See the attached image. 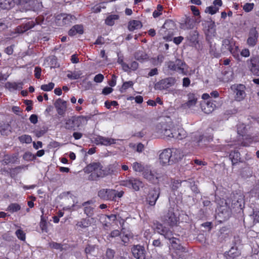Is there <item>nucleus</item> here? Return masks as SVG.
I'll list each match as a JSON object with an SVG mask.
<instances>
[{
  "instance_id": "nucleus-1",
  "label": "nucleus",
  "mask_w": 259,
  "mask_h": 259,
  "mask_svg": "<svg viewBox=\"0 0 259 259\" xmlns=\"http://www.w3.org/2000/svg\"><path fill=\"white\" fill-rule=\"evenodd\" d=\"M83 170L86 173H91L89 180L92 181H96L99 178H103L107 174L104 172L103 166L99 162L90 163L84 168Z\"/></svg>"
},
{
  "instance_id": "nucleus-2",
  "label": "nucleus",
  "mask_w": 259,
  "mask_h": 259,
  "mask_svg": "<svg viewBox=\"0 0 259 259\" xmlns=\"http://www.w3.org/2000/svg\"><path fill=\"white\" fill-rule=\"evenodd\" d=\"M88 120L87 116H70L65 119L62 127L67 130L75 131L83 122H87Z\"/></svg>"
},
{
  "instance_id": "nucleus-3",
  "label": "nucleus",
  "mask_w": 259,
  "mask_h": 259,
  "mask_svg": "<svg viewBox=\"0 0 259 259\" xmlns=\"http://www.w3.org/2000/svg\"><path fill=\"white\" fill-rule=\"evenodd\" d=\"M166 64L169 70L183 75L187 74L188 71L186 68L187 65L184 61L177 59L175 61H169L166 62Z\"/></svg>"
},
{
  "instance_id": "nucleus-4",
  "label": "nucleus",
  "mask_w": 259,
  "mask_h": 259,
  "mask_svg": "<svg viewBox=\"0 0 259 259\" xmlns=\"http://www.w3.org/2000/svg\"><path fill=\"white\" fill-rule=\"evenodd\" d=\"M162 222L165 225L170 227L177 226L179 221V218L177 217L174 212V209L172 207H169L168 211L161 217Z\"/></svg>"
},
{
  "instance_id": "nucleus-5",
  "label": "nucleus",
  "mask_w": 259,
  "mask_h": 259,
  "mask_svg": "<svg viewBox=\"0 0 259 259\" xmlns=\"http://www.w3.org/2000/svg\"><path fill=\"white\" fill-rule=\"evenodd\" d=\"M14 3L19 5L25 11H36L40 7L39 3L36 0H13Z\"/></svg>"
},
{
  "instance_id": "nucleus-6",
  "label": "nucleus",
  "mask_w": 259,
  "mask_h": 259,
  "mask_svg": "<svg viewBox=\"0 0 259 259\" xmlns=\"http://www.w3.org/2000/svg\"><path fill=\"white\" fill-rule=\"evenodd\" d=\"M244 196L241 193H233L231 197V207L235 210L242 209L244 207Z\"/></svg>"
},
{
  "instance_id": "nucleus-7",
  "label": "nucleus",
  "mask_w": 259,
  "mask_h": 259,
  "mask_svg": "<svg viewBox=\"0 0 259 259\" xmlns=\"http://www.w3.org/2000/svg\"><path fill=\"white\" fill-rule=\"evenodd\" d=\"M246 63L250 72L254 75L259 76V56L252 55Z\"/></svg>"
},
{
  "instance_id": "nucleus-8",
  "label": "nucleus",
  "mask_w": 259,
  "mask_h": 259,
  "mask_svg": "<svg viewBox=\"0 0 259 259\" xmlns=\"http://www.w3.org/2000/svg\"><path fill=\"white\" fill-rule=\"evenodd\" d=\"M160 190L158 188H154L149 190L146 197L145 202L149 207H154L160 195Z\"/></svg>"
},
{
  "instance_id": "nucleus-9",
  "label": "nucleus",
  "mask_w": 259,
  "mask_h": 259,
  "mask_svg": "<svg viewBox=\"0 0 259 259\" xmlns=\"http://www.w3.org/2000/svg\"><path fill=\"white\" fill-rule=\"evenodd\" d=\"M177 80L174 77H168L161 79L155 83L154 88L156 90H163L174 86Z\"/></svg>"
},
{
  "instance_id": "nucleus-10",
  "label": "nucleus",
  "mask_w": 259,
  "mask_h": 259,
  "mask_svg": "<svg viewBox=\"0 0 259 259\" xmlns=\"http://www.w3.org/2000/svg\"><path fill=\"white\" fill-rule=\"evenodd\" d=\"M245 86L242 84H234L231 87V89L235 94V98L236 101H241L245 98Z\"/></svg>"
},
{
  "instance_id": "nucleus-11",
  "label": "nucleus",
  "mask_w": 259,
  "mask_h": 259,
  "mask_svg": "<svg viewBox=\"0 0 259 259\" xmlns=\"http://www.w3.org/2000/svg\"><path fill=\"white\" fill-rule=\"evenodd\" d=\"M114 193V189H102L98 191V196L103 200H112L116 201Z\"/></svg>"
},
{
  "instance_id": "nucleus-12",
  "label": "nucleus",
  "mask_w": 259,
  "mask_h": 259,
  "mask_svg": "<svg viewBox=\"0 0 259 259\" xmlns=\"http://www.w3.org/2000/svg\"><path fill=\"white\" fill-rule=\"evenodd\" d=\"M233 43L231 41V39L229 38H226L222 41V46L221 48V51L223 53L226 52L227 51H229L234 57L237 55L238 56V54H236V51L238 49V47H235L234 48Z\"/></svg>"
},
{
  "instance_id": "nucleus-13",
  "label": "nucleus",
  "mask_w": 259,
  "mask_h": 259,
  "mask_svg": "<svg viewBox=\"0 0 259 259\" xmlns=\"http://www.w3.org/2000/svg\"><path fill=\"white\" fill-rule=\"evenodd\" d=\"M171 149H165L159 154V161L162 165L172 164L171 161Z\"/></svg>"
},
{
  "instance_id": "nucleus-14",
  "label": "nucleus",
  "mask_w": 259,
  "mask_h": 259,
  "mask_svg": "<svg viewBox=\"0 0 259 259\" xmlns=\"http://www.w3.org/2000/svg\"><path fill=\"white\" fill-rule=\"evenodd\" d=\"M134 256L137 259H145L146 251L145 247L140 245H134L132 248Z\"/></svg>"
},
{
  "instance_id": "nucleus-15",
  "label": "nucleus",
  "mask_w": 259,
  "mask_h": 259,
  "mask_svg": "<svg viewBox=\"0 0 259 259\" xmlns=\"http://www.w3.org/2000/svg\"><path fill=\"white\" fill-rule=\"evenodd\" d=\"M123 185L132 188L135 191H139L140 187H143V183L139 179L132 178L123 182Z\"/></svg>"
},
{
  "instance_id": "nucleus-16",
  "label": "nucleus",
  "mask_w": 259,
  "mask_h": 259,
  "mask_svg": "<svg viewBox=\"0 0 259 259\" xmlns=\"http://www.w3.org/2000/svg\"><path fill=\"white\" fill-rule=\"evenodd\" d=\"M258 34L255 27L250 29L248 37L247 39V44L249 47H252L255 46L257 41Z\"/></svg>"
},
{
  "instance_id": "nucleus-17",
  "label": "nucleus",
  "mask_w": 259,
  "mask_h": 259,
  "mask_svg": "<svg viewBox=\"0 0 259 259\" xmlns=\"http://www.w3.org/2000/svg\"><path fill=\"white\" fill-rule=\"evenodd\" d=\"M215 107V104L211 99L207 101H204L201 103V108L206 114L211 113L214 110Z\"/></svg>"
},
{
  "instance_id": "nucleus-18",
  "label": "nucleus",
  "mask_w": 259,
  "mask_h": 259,
  "mask_svg": "<svg viewBox=\"0 0 259 259\" xmlns=\"http://www.w3.org/2000/svg\"><path fill=\"white\" fill-rule=\"evenodd\" d=\"M54 106L56 108L57 113L60 115H63L67 109L66 102L62 100L61 99H58L54 103Z\"/></svg>"
},
{
  "instance_id": "nucleus-19",
  "label": "nucleus",
  "mask_w": 259,
  "mask_h": 259,
  "mask_svg": "<svg viewBox=\"0 0 259 259\" xmlns=\"http://www.w3.org/2000/svg\"><path fill=\"white\" fill-rule=\"evenodd\" d=\"M94 141L97 145L101 144L105 146L111 145L115 143V140L114 139L106 138L100 136H98L94 138Z\"/></svg>"
},
{
  "instance_id": "nucleus-20",
  "label": "nucleus",
  "mask_w": 259,
  "mask_h": 259,
  "mask_svg": "<svg viewBox=\"0 0 259 259\" xmlns=\"http://www.w3.org/2000/svg\"><path fill=\"white\" fill-rule=\"evenodd\" d=\"M171 161L172 164L181 160L184 156L183 152L181 149L173 148L171 149Z\"/></svg>"
},
{
  "instance_id": "nucleus-21",
  "label": "nucleus",
  "mask_w": 259,
  "mask_h": 259,
  "mask_svg": "<svg viewBox=\"0 0 259 259\" xmlns=\"http://www.w3.org/2000/svg\"><path fill=\"white\" fill-rule=\"evenodd\" d=\"M240 152L236 150L231 151L229 155V159L231 160L233 166L239 162H243V160L241 158Z\"/></svg>"
},
{
  "instance_id": "nucleus-22",
  "label": "nucleus",
  "mask_w": 259,
  "mask_h": 259,
  "mask_svg": "<svg viewBox=\"0 0 259 259\" xmlns=\"http://www.w3.org/2000/svg\"><path fill=\"white\" fill-rule=\"evenodd\" d=\"M35 23L34 21H29L25 24H23L17 27V31L19 33H22L34 27Z\"/></svg>"
},
{
  "instance_id": "nucleus-23",
  "label": "nucleus",
  "mask_w": 259,
  "mask_h": 259,
  "mask_svg": "<svg viewBox=\"0 0 259 259\" xmlns=\"http://www.w3.org/2000/svg\"><path fill=\"white\" fill-rule=\"evenodd\" d=\"M209 46V54L211 56L215 58H219L221 56V54L215 48V43H213L211 39H206Z\"/></svg>"
},
{
  "instance_id": "nucleus-24",
  "label": "nucleus",
  "mask_w": 259,
  "mask_h": 259,
  "mask_svg": "<svg viewBox=\"0 0 259 259\" xmlns=\"http://www.w3.org/2000/svg\"><path fill=\"white\" fill-rule=\"evenodd\" d=\"M240 252L236 247H232L228 251L225 253L226 259H234L240 256Z\"/></svg>"
},
{
  "instance_id": "nucleus-25",
  "label": "nucleus",
  "mask_w": 259,
  "mask_h": 259,
  "mask_svg": "<svg viewBox=\"0 0 259 259\" xmlns=\"http://www.w3.org/2000/svg\"><path fill=\"white\" fill-rule=\"evenodd\" d=\"M83 33V28L82 25H75L68 31L69 36H74L77 34H82Z\"/></svg>"
},
{
  "instance_id": "nucleus-26",
  "label": "nucleus",
  "mask_w": 259,
  "mask_h": 259,
  "mask_svg": "<svg viewBox=\"0 0 259 259\" xmlns=\"http://www.w3.org/2000/svg\"><path fill=\"white\" fill-rule=\"evenodd\" d=\"M167 125L166 122H161L156 124L155 131L160 137L163 136L164 132L167 128Z\"/></svg>"
},
{
  "instance_id": "nucleus-27",
  "label": "nucleus",
  "mask_w": 259,
  "mask_h": 259,
  "mask_svg": "<svg viewBox=\"0 0 259 259\" xmlns=\"http://www.w3.org/2000/svg\"><path fill=\"white\" fill-rule=\"evenodd\" d=\"M188 101L187 103L184 104V106H187L188 108H191L194 106L196 104L197 100V98L195 95L193 93H189L188 94Z\"/></svg>"
},
{
  "instance_id": "nucleus-28",
  "label": "nucleus",
  "mask_w": 259,
  "mask_h": 259,
  "mask_svg": "<svg viewBox=\"0 0 259 259\" xmlns=\"http://www.w3.org/2000/svg\"><path fill=\"white\" fill-rule=\"evenodd\" d=\"M62 16L63 23L65 25H69L71 23L74 22L76 20V17L71 14H62Z\"/></svg>"
},
{
  "instance_id": "nucleus-29",
  "label": "nucleus",
  "mask_w": 259,
  "mask_h": 259,
  "mask_svg": "<svg viewBox=\"0 0 259 259\" xmlns=\"http://www.w3.org/2000/svg\"><path fill=\"white\" fill-rule=\"evenodd\" d=\"M142 27V23L138 20H133L129 22L128 29L130 31L141 28Z\"/></svg>"
},
{
  "instance_id": "nucleus-30",
  "label": "nucleus",
  "mask_w": 259,
  "mask_h": 259,
  "mask_svg": "<svg viewBox=\"0 0 259 259\" xmlns=\"http://www.w3.org/2000/svg\"><path fill=\"white\" fill-rule=\"evenodd\" d=\"M198 32L196 30L191 31L189 33L187 39L192 44H196L198 43Z\"/></svg>"
},
{
  "instance_id": "nucleus-31",
  "label": "nucleus",
  "mask_w": 259,
  "mask_h": 259,
  "mask_svg": "<svg viewBox=\"0 0 259 259\" xmlns=\"http://www.w3.org/2000/svg\"><path fill=\"white\" fill-rule=\"evenodd\" d=\"M18 158L16 155H13L12 156L6 154L4 155L3 162L5 164H8L10 163H15L17 161Z\"/></svg>"
},
{
  "instance_id": "nucleus-32",
  "label": "nucleus",
  "mask_w": 259,
  "mask_h": 259,
  "mask_svg": "<svg viewBox=\"0 0 259 259\" xmlns=\"http://www.w3.org/2000/svg\"><path fill=\"white\" fill-rule=\"evenodd\" d=\"M183 182L189 184L192 191L196 194H198L200 192L198 188L197 182H196L192 180H189V181H183Z\"/></svg>"
},
{
  "instance_id": "nucleus-33",
  "label": "nucleus",
  "mask_w": 259,
  "mask_h": 259,
  "mask_svg": "<svg viewBox=\"0 0 259 259\" xmlns=\"http://www.w3.org/2000/svg\"><path fill=\"white\" fill-rule=\"evenodd\" d=\"M119 19L118 15L113 14L108 16L105 20V23L107 25L112 26L115 23V21Z\"/></svg>"
},
{
  "instance_id": "nucleus-34",
  "label": "nucleus",
  "mask_w": 259,
  "mask_h": 259,
  "mask_svg": "<svg viewBox=\"0 0 259 259\" xmlns=\"http://www.w3.org/2000/svg\"><path fill=\"white\" fill-rule=\"evenodd\" d=\"M82 74L81 71H69L67 77L70 79H77L81 77Z\"/></svg>"
},
{
  "instance_id": "nucleus-35",
  "label": "nucleus",
  "mask_w": 259,
  "mask_h": 259,
  "mask_svg": "<svg viewBox=\"0 0 259 259\" xmlns=\"http://www.w3.org/2000/svg\"><path fill=\"white\" fill-rule=\"evenodd\" d=\"M135 58L138 61H143L148 59L147 55L142 51H138L135 54Z\"/></svg>"
},
{
  "instance_id": "nucleus-36",
  "label": "nucleus",
  "mask_w": 259,
  "mask_h": 259,
  "mask_svg": "<svg viewBox=\"0 0 259 259\" xmlns=\"http://www.w3.org/2000/svg\"><path fill=\"white\" fill-rule=\"evenodd\" d=\"M10 126L8 123H0V132L3 135H7L10 132Z\"/></svg>"
},
{
  "instance_id": "nucleus-37",
  "label": "nucleus",
  "mask_w": 259,
  "mask_h": 259,
  "mask_svg": "<svg viewBox=\"0 0 259 259\" xmlns=\"http://www.w3.org/2000/svg\"><path fill=\"white\" fill-rule=\"evenodd\" d=\"M91 224L90 220L89 218H86L82 219L80 222H78L76 225L81 228H85L90 226Z\"/></svg>"
},
{
  "instance_id": "nucleus-38",
  "label": "nucleus",
  "mask_w": 259,
  "mask_h": 259,
  "mask_svg": "<svg viewBox=\"0 0 259 259\" xmlns=\"http://www.w3.org/2000/svg\"><path fill=\"white\" fill-rule=\"evenodd\" d=\"M6 85L7 87L9 89L17 90L18 89L22 88L23 83L22 82L16 83L15 82H8Z\"/></svg>"
},
{
  "instance_id": "nucleus-39",
  "label": "nucleus",
  "mask_w": 259,
  "mask_h": 259,
  "mask_svg": "<svg viewBox=\"0 0 259 259\" xmlns=\"http://www.w3.org/2000/svg\"><path fill=\"white\" fill-rule=\"evenodd\" d=\"M18 139L21 143H30L32 141V139L30 136L27 135H23L18 137Z\"/></svg>"
},
{
  "instance_id": "nucleus-40",
  "label": "nucleus",
  "mask_w": 259,
  "mask_h": 259,
  "mask_svg": "<svg viewBox=\"0 0 259 259\" xmlns=\"http://www.w3.org/2000/svg\"><path fill=\"white\" fill-rule=\"evenodd\" d=\"M144 166L141 163L137 162H135L133 164V169L137 172H142L144 170Z\"/></svg>"
},
{
  "instance_id": "nucleus-41",
  "label": "nucleus",
  "mask_w": 259,
  "mask_h": 259,
  "mask_svg": "<svg viewBox=\"0 0 259 259\" xmlns=\"http://www.w3.org/2000/svg\"><path fill=\"white\" fill-rule=\"evenodd\" d=\"M21 209V206L19 204L16 203H11L8 206L7 210L14 212L19 210Z\"/></svg>"
},
{
  "instance_id": "nucleus-42",
  "label": "nucleus",
  "mask_w": 259,
  "mask_h": 259,
  "mask_svg": "<svg viewBox=\"0 0 259 259\" xmlns=\"http://www.w3.org/2000/svg\"><path fill=\"white\" fill-rule=\"evenodd\" d=\"M253 139L252 138L248 136L243 139V141L241 142V146L243 147H248L252 143Z\"/></svg>"
},
{
  "instance_id": "nucleus-43",
  "label": "nucleus",
  "mask_w": 259,
  "mask_h": 259,
  "mask_svg": "<svg viewBox=\"0 0 259 259\" xmlns=\"http://www.w3.org/2000/svg\"><path fill=\"white\" fill-rule=\"evenodd\" d=\"M134 82L132 81H125L123 82L122 86L120 90L121 93L127 90L128 88L133 87Z\"/></svg>"
},
{
  "instance_id": "nucleus-44",
  "label": "nucleus",
  "mask_w": 259,
  "mask_h": 259,
  "mask_svg": "<svg viewBox=\"0 0 259 259\" xmlns=\"http://www.w3.org/2000/svg\"><path fill=\"white\" fill-rule=\"evenodd\" d=\"M49 246L52 248L59 250L60 251H62L63 250V245L60 243L52 242L49 243Z\"/></svg>"
},
{
  "instance_id": "nucleus-45",
  "label": "nucleus",
  "mask_w": 259,
  "mask_h": 259,
  "mask_svg": "<svg viewBox=\"0 0 259 259\" xmlns=\"http://www.w3.org/2000/svg\"><path fill=\"white\" fill-rule=\"evenodd\" d=\"M55 86V84L53 82H50L47 84H42L41 85L40 88L42 90L46 92L51 91Z\"/></svg>"
},
{
  "instance_id": "nucleus-46",
  "label": "nucleus",
  "mask_w": 259,
  "mask_h": 259,
  "mask_svg": "<svg viewBox=\"0 0 259 259\" xmlns=\"http://www.w3.org/2000/svg\"><path fill=\"white\" fill-rule=\"evenodd\" d=\"M218 11L219 8L214 6H210L206 8L205 12L213 15L216 13Z\"/></svg>"
},
{
  "instance_id": "nucleus-47",
  "label": "nucleus",
  "mask_w": 259,
  "mask_h": 259,
  "mask_svg": "<svg viewBox=\"0 0 259 259\" xmlns=\"http://www.w3.org/2000/svg\"><path fill=\"white\" fill-rule=\"evenodd\" d=\"M16 235L21 240L24 241L25 239V233L21 229H18L16 231Z\"/></svg>"
},
{
  "instance_id": "nucleus-48",
  "label": "nucleus",
  "mask_w": 259,
  "mask_h": 259,
  "mask_svg": "<svg viewBox=\"0 0 259 259\" xmlns=\"http://www.w3.org/2000/svg\"><path fill=\"white\" fill-rule=\"evenodd\" d=\"M185 24L188 29H192L194 27V20L190 17H187L185 20Z\"/></svg>"
},
{
  "instance_id": "nucleus-49",
  "label": "nucleus",
  "mask_w": 259,
  "mask_h": 259,
  "mask_svg": "<svg viewBox=\"0 0 259 259\" xmlns=\"http://www.w3.org/2000/svg\"><path fill=\"white\" fill-rule=\"evenodd\" d=\"M120 232L118 230H114L112 231L107 236V239L110 240V238H115L120 235Z\"/></svg>"
},
{
  "instance_id": "nucleus-50",
  "label": "nucleus",
  "mask_w": 259,
  "mask_h": 259,
  "mask_svg": "<svg viewBox=\"0 0 259 259\" xmlns=\"http://www.w3.org/2000/svg\"><path fill=\"white\" fill-rule=\"evenodd\" d=\"M84 213L88 216L91 217L94 214V208L91 206H84Z\"/></svg>"
},
{
  "instance_id": "nucleus-51",
  "label": "nucleus",
  "mask_w": 259,
  "mask_h": 259,
  "mask_svg": "<svg viewBox=\"0 0 259 259\" xmlns=\"http://www.w3.org/2000/svg\"><path fill=\"white\" fill-rule=\"evenodd\" d=\"M254 7V4L253 3H246L243 7V10L246 12H250Z\"/></svg>"
},
{
  "instance_id": "nucleus-52",
  "label": "nucleus",
  "mask_w": 259,
  "mask_h": 259,
  "mask_svg": "<svg viewBox=\"0 0 259 259\" xmlns=\"http://www.w3.org/2000/svg\"><path fill=\"white\" fill-rule=\"evenodd\" d=\"M186 137V132L183 129H178L177 140H182Z\"/></svg>"
},
{
  "instance_id": "nucleus-53",
  "label": "nucleus",
  "mask_w": 259,
  "mask_h": 259,
  "mask_svg": "<svg viewBox=\"0 0 259 259\" xmlns=\"http://www.w3.org/2000/svg\"><path fill=\"white\" fill-rule=\"evenodd\" d=\"M157 229L158 230V233L164 236L167 231L169 230V229L166 227H163L162 225L161 224L157 227Z\"/></svg>"
},
{
  "instance_id": "nucleus-54",
  "label": "nucleus",
  "mask_w": 259,
  "mask_h": 259,
  "mask_svg": "<svg viewBox=\"0 0 259 259\" xmlns=\"http://www.w3.org/2000/svg\"><path fill=\"white\" fill-rule=\"evenodd\" d=\"M172 130L170 128L169 125H167V128L166 129V131L164 132V135L163 137L164 138H171L172 137Z\"/></svg>"
},
{
  "instance_id": "nucleus-55",
  "label": "nucleus",
  "mask_w": 259,
  "mask_h": 259,
  "mask_svg": "<svg viewBox=\"0 0 259 259\" xmlns=\"http://www.w3.org/2000/svg\"><path fill=\"white\" fill-rule=\"evenodd\" d=\"M39 225L42 232H47V222L44 220L42 216H41V221L40 222Z\"/></svg>"
},
{
  "instance_id": "nucleus-56",
  "label": "nucleus",
  "mask_w": 259,
  "mask_h": 259,
  "mask_svg": "<svg viewBox=\"0 0 259 259\" xmlns=\"http://www.w3.org/2000/svg\"><path fill=\"white\" fill-rule=\"evenodd\" d=\"M115 251L110 248H108L106 252L107 259H113L114 256Z\"/></svg>"
},
{
  "instance_id": "nucleus-57",
  "label": "nucleus",
  "mask_w": 259,
  "mask_h": 259,
  "mask_svg": "<svg viewBox=\"0 0 259 259\" xmlns=\"http://www.w3.org/2000/svg\"><path fill=\"white\" fill-rule=\"evenodd\" d=\"M95 247L88 245L85 248L84 251L88 256L89 254H91L95 251Z\"/></svg>"
},
{
  "instance_id": "nucleus-58",
  "label": "nucleus",
  "mask_w": 259,
  "mask_h": 259,
  "mask_svg": "<svg viewBox=\"0 0 259 259\" xmlns=\"http://www.w3.org/2000/svg\"><path fill=\"white\" fill-rule=\"evenodd\" d=\"M246 129L243 124H240L237 125V132L239 135H242L246 132Z\"/></svg>"
},
{
  "instance_id": "nucleus-59",
  "label": "nucleus",
  "mask_w": 259,
  "mask_h": 259,
  "mask_svg": "<svg viewBox=\"0 0 259 259\" xmlns=\"http://www.w3.org/2000/svg\"><path fill=\"white\" fill-rule=\"evenodd\" d=\"M45 20V17L42 15H39L38 17H37L35 19V25H41L42 23L44 22Z\"/></svg>"
},
{
  "instance_id": "nucleus-60",
  "label": "nucleus",
  "mask_w": 259,
  "mask_h": 259,
  "mask_svg": "<svg viewBox=\"0 0 259 259\" xmlns=\"http://www.w3.org/2000/svg\"><path fill=\"white\" fill-rule=\"evenodd\" d=\"M117 105H118V103L115 101H113L110 102L107 101L105 102V106L108 109H109L111 106H116Z\"/></svg>"
},
{
  "instance_id": "nucleus-61",
  "label": "nucleus",
  "mask_w": 259,
  "mask_h": 259,
  "mask_svg": "<svg viewBox=\"0 0 259 259\" xmlns=\"http://www.w3.org/2000/svg\"><path fill=\"white\" fill-rule=\"evenodd\" d=\"M24 103L25 105L27 106L26 108V110H27V111H29L32 110V101L26 100L24 101Z\"/></svg>"
},
{
  "instance_id": "nucleus-62",
  "label": "nucleus",
  "mask_w": 259,
  "mask_h": 259,
  "mask_svg": "<svg viewBox=\"0 0 259 259\" xmlns=\"http://www.w3.org/2000/svg\"><path fill=\"white\" fill-rule=\"evenodd\" d=\"M103 170L105 173H107L106 176L111 174L114 171L113 166L110 165L108 167L106 168L105 169H103Z\"/></svg>"
},
{
  "instance_id": "nucleus-63",
  "label": "nucleus",
  "mask_w": 259,
  "mask_h": 259,
  "mask_svg": "<svg viewBox=\"0 0 259 259\" xmlns=\"http://www.w3.org/2000/svg\"><path fill=\"white\" fill-rule=\"evenodd\" d=\"M104 79V76L102 74H98L94 77V81L96 82H101Z\"/></svg>"
},
{
  "instance_id": "nucleus-64",
  "label": "nucleus",
  "mask_w": 259,
  "mask_h": 259,
  "mask_svg": "<svg viewBox=\"0 0 259 259\" xmlns=\"http://www.w3.org/2000/svg\"><path fill=\"white\" fill-rule=\"evenodd\" d=\"M253 216L254 218V221L259 223V210H253Z\"/></svg>"
}]
</instances>
